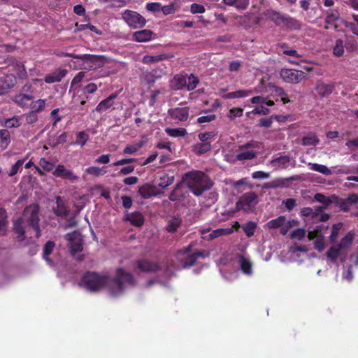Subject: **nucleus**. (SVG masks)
<instances>
[{
    "mask_svg": "<svg viewBox=\"0 0 358 358\" xmlns=\"http://www.w3.org/2000/svg\"><path fill=\"white\" fill-rule=\"evenodd\" d=\"M124 282L131 286L136 284V280L130 273L125 272L124 268H118L116 277L112 280L107 275H100L93 271H87L82 275L81 284L92 292H98L106 285H110V292L117 296L124 292Z\"/></svg>",
    "mask_w": 358,
    "mask_h": 358,
    "instance_id": "f257e3e1",
    "label": "nucleus"
},
{
    "mask_svg": "<svg viewBox=\"0 0 358 358\" xmlns=\"http://www.w3.org/2000/svg\"><path fill=\"white\" fill-rule=\"evenodd\" d=\"M183 181L193 195L200 196L213 187V182L208 176L200 171H188L183 176Z\"/></svg>",
    "mask_w": 358,
    "mask_h": 358,
    "instance_id": "f03ea898",
    "label": "nucleus"
},
{
    "mask_svg": "<svg viewBox=\"0 0 358 358\" xmlns=\"http://www.w3.org/2000/svg\"><path fill=\"white\" fill-rule=\"evenodd\" d=\"M38 215H40V206L36 203L26 206L24 209V213H22L24 222L35 231L36 238H37L41 236V229L38 225L40 217H38Z\"/></svg>",
    "mask_w": 358,
    "mask_h": 358,
    "instance_id": "7ed1b4c3",
    "label": "nucleus"
},
{
    "mask_svg": "<svg viewBox=\"0 0 358 358\" xmlns=\"http://www.w3.org/2000/svg\"><path fill=\"white\" fill-rule=\"evenodd\" d=\"M199 83L198 77L192 73L189 76L177 74L171 80V90H182L186 87L187 90H194Z\"/></svg>",
    "mask_w": 358,
    "mask_h": 358,
    "instance_id": "20e7f679",
    "label": "nucleus"
},
{
    "mask_svg": "<svg viewBox=\"0 0 358 358\" xmlns=\"http://www.w3.org/2000/svg\"><path fill=\"white\" fill-rule=\"evenodd\" d=\"M257 205V194L253 192L244 193L236 201V210L248 212Z\"/></svg>",
    "mask_w": 358,
    "mask_h": 358,
    "instance_id": "39448f33",
    "label": "nucleus"
},
{
    "mask_svg": "<svg viewBox=\"0 0 358 358\" xmlns=\"http://www.w3.org/2000/svg\"><path fill=\"white\" fill-rule=\"evenodd\" d=\"M75 59L82 61L83 69L92 70L100 68L103 66L101 57L92 55H78Z\"/></svg>",
    "mask_w": 358,
    "mask_h": 358,
    "instance_id": "423d86ee",
    "label": "nucleus"
},
{
    "mask_svg": "<svg viewBox=\"0 0 358 358\" xmlns=\"http://www.w3.org/2000/svg\"><path fill=\"white\" fill-rule=\"evenodd\" d=\"M122 18L127 24L134 29L143 27L145 23V19L137 12L127 10L122 14Z\"/></svg>",
    "mask_w": 358,
    "mask_h": 358,
    "instance_id": "0eeeda50",
    "label": "nucleus"
},
{
    "mask_svg": "<svg viewBox=\"0 0 358 358\" xmlns=\"http://www.w3.org/2000/svg\"><path fill=\"white\" fill-rule=\"evenodd\" d=\"M280 77L286 82L297 84L306 78V73L295 69H283L280 73Z\"/></svg>",
    "mask_w": 358,
    "mask_h": 358,
    "instance_id": "6e6552de",
    "label": "nucleus"
},
{
    "mask_svg": "<svg viewBox=\"0 0 358 358\" xmlns=\"http://www.w3.org/2000/svg\"><path fill=\"white\" fill-rule=\"evenodd\" d=\"M52 174L56 178L66 179L71 182H76L78 179V176H75L71 170L66 169L62 164L57 166L55 171H53Z\"/></svg>",
    "mask_w": 358,
    "mask_h": 358,
    "instance_id": "1a4fd4ad",
    "label": "nucleus"
},
{
    "mask_svg": "<svg viewBox=\"0 0 358 358\" xmlns=\"http://www.w3.org/2000/svg\"><path fill=\"white\" fill-rule=\"evenodd\" d=\"M135 264L141 272L145 273L157 272L161 268L158 263L145 259L136 261Z\"/></svg>",
    "mask_w": 358,
    "mask_h": 358,
    "instance_id": "9d476101",
    "label": "nucleus"
},
{
    "mask_svg": "<svg viewBox=\"0 0 358 358\" xmlns=\"http://www.w3.org/2000/svg\"><path fill=\"white\" fill-rule=\"evenodd\" d=\"M168 115L176 121L185 122L188 118V108L183 107L169 109Z\"/></svg>",
    "mask_w": 358,
    "mask_h": 358,
    "instance_id": "9b49d317",
    "label": "nucleus"
},
{
    "mask_svg": "<svg viewBox=\"0 0 358 358\" xmlns=\"http://www.w3.org/2000/svg\"><path fill=\"white\" fill-rule=\"evenodd\" d=\"M53 213L55 216L65 217L69 214L66 204L63 197L58 196L55 197V206L53 207Z\"/></svg>",
    "mask_w": 358,
    "mask_h": 358,
    "instance_id": "f8f14e48",
    "label": "nucleus"
},
{
    "mask_svg": "<svg viewBox=\"0 0 358 358\" xmlns=\"http://www.w3.org/2000/svg\"><path fill=\"white\" fill-rule=\"evenodd\" d=\"M69 236H70V238H69V248H70V252L74 255L76 253L82 251V239L78 235L74 233L72 235H69Z\"/></svg>",
    "mask_w": 358,
    "mask_h": 358,
    "instance_id": "ddd939ff",
    "label": "nucleus"
},
{
    "mask_svg": "<svg viewBox=\"0 0 358 358\" xmlns=\"http://www.w3.org/2000/svg\"><path fill=\"white\" fill-rule=\"evenodd\" d=\"M67 70L65 69L59 68L55 69L51 73L45 76L44 80L47 83H53L59 82L62 79L66 76Z\"/></svg>",
    "mask_w": 358,
    "mask_h": 358,
    "instance_id": "4468645a",
    "label": "nucleus"
},
{
    "mask_svg": "<svg viewBox=\"0 0 358 358\" xmlns=\"http://www.w3.org/2000/svg\"><path fill=\"white\" fill-rule=\"evenodd\" d=\"M124 220L129 221L131 226L137 227H141L144 223L143 216L138 211L125 214V216H124Z\"/></svg>",
    "mask_w": 358,
    "mask_h": 358,
    "instance_id": "2eb2a0df",
    "label": "nucleus"
},
{
    "mask_svg": "<svg viewBox=\"0 0 358 358\" xmlns=\"http://www.w3.org/2000/svg\"><path fill=\"white\" fill-rule=\"evenodd\" d=\"M17 81L13 74H3L0 76V90H9L14 87Z\"/></svg>",
    "mask_w": 358,
    "mask_h": 358,
    "instance_id": "dca6fc26",
    "label": "nucleus"
},
{
    "mask_svg": "<svg viewBox=\"0 0 358 358\" xmlns=\"http://www.w3.org/2000/svg\"><path fill=\"white\" fill-rule=\"evenodd\" d=\"M301 178L299 175H294L285 178H275L274 180L267 182L270 185L274 186L276 188H287L289 187L287 182H294L299 180Z\"/></svg>",
    "mask_w": 358,
    "mask_h": 358,
    "instance_id": "f3484780",
    "label": "nucleus"
},
{
    "mask_svg": "<svg viewBox=\"0 0 358 358\" xmlns=\"http://www.w3.org/2000/svg\"><path fill=\"white\" fill-rule=\"evenodd\" d=\"M116 97L117 93H113L110 96L103 99L102 101L99 102V104H97L96 108H95V110L101 113L110 108V107H112L113 105V100H115Z\"/></svg>",
    "mask_w": 358,
    "mask_h": 358,
    "instance_id": "a211bd4d",
    "label": "nucleus"
},
{
    "mask_svg": "<svg viewBox=\"0 0 358 358\" xmlns=\"http://www.w3.org/2000/svg\"><path fill=\"white\" fill-rule=\"evenodd\" d=\"M205 252L202 250H197L196 252L192 253L187 257L185 259H182V266L185 268L190 267L195 264L196 261L199 257H204Z\"/></svg>",
    "mask_w": 358,
    "mask_h": 358,
    "instance_id": "6ab92c4d",
    "label": "nucleus"
},
{
    "mask_svg": "<svg viewBox=\"0 0 358 358\" xmlns=\"http://www.w3.org/2000/svg\"><path fill=\"white\" fill-rule=\"evenodd\" d=\"M138 193L143 199H148L157 195L155 186L150 183H145L139 187Z\"/></svg>",
    "mask_w": 358,
    "mask_h": 358,
    "instance_id": "aec40b11",
    "label": "nucleus"
},
{
    "mask_svg": "<svg viewBox=\"0 0 358 358\" xmlns=\"http://www.w3.org/2000/svg\"><path fill=\"white\" fill-rule=\"evenodd\" d=\"M338 196L335 194H332L330 196H327L321 193H317L314 194V201L319 202L322 206H329L337 199Z\"/></svg>",
    "mask_w": 358,
    "mask_h": 358,
    "instance_id": "412c9836",
    "label": "nucleus"
},
{
    "mask_svg": "<svg viewBox=\"0 0 358 358\" xmlns=\"http://www.w3.org/2000/svg\"><path fill=\"white\" fill-rule=\"evenodd\" d=\"M31 95L20 93L14 96V101L21 107H27L33 101Z\"/></svg>",
    "mask_w": 358,
    "mask_h": 358,
    "instance_id": "4be33fe9",
    "label": "nucleus"
},
{
    "mask_svg": "<svg viewBox=\"0 0 358 358\" xmlns=\"http://www.w3.org/2000/svg\"><path fill=\"white\" fill-rule=\"evenodd\" d=\"M152 31L149 29H143L134 33V38L138 42H146L151 39Z\"/></svg>",
    "mask_w": 358,
    "mask_h": 358,
    "instance_id": "5701e85b",
    "label": "nucleus"
},
{
    "mask_svg": "<svg viewBox=\"0 0 358 358\" xmlns=\"http://www.w3.org/2000/svg\"><path fill=\"white\" fill-rule=\"evenodd\" d=\"M239 267L242 270L243 273L245 275H250L252 273V268H251V262L243 255H239L238 257Z\"/></svg>",
    "mask_w": 358,
    "mask_h": 358,
    "instance_id": "b1692460",
    "label": "nucleus"
},
{
    "mask_svg": "<svg viewBox=\"0 0 358 358\" xmlns=\"http://www.w3.org/2000/svg\"><path fill=\"white\" fill-rule=\"evenodd\" d=\"M289 162V157L288 155H282L278 157L270 162L273 166H277L278 169H285L287 168V164Z\"/></svg>",
    "mask_w": 358,
    "mask_h": 358,
    "instance_id": "393cba45",
    "label": "nucleus"
},
{
    "mask_svg": "<svg viewBox=\"0 0 358 358\" xmlns=\"http://www.w3.org/2000/svg\"><path fill=\"white\" fill-rule=\"evenodd\" d=\"M325 22L327 24H332L340 18V13L338 9H329L325 11Z\"/></svg>",
    "mask_w": 358,
    "mask_h": 358,
    "instance_id": "a878e982",
    "label": "nucleus"
},
{
    "mask_svg": "<svg viewBox=\"0 0 358 358\" xmlns=\"http://www.w3.org/2000/svg\"><path fill=\"white\" fill-rule=\"evenodd\" d=\"M282 24L285 25L287 28L294 30H299L301 28V23L300 21L287 15H285Z\"/></svg>",
    "mask_w": 358,
    "mask_h": 358,
    "instance_id": "bb28decb",
    "label": "nucleus"
},
{
    "mask_svg": "<svg viewBox=\"0 0 358 358\" xmlns=\"http://www.w3.org/2000/svg\"><path fill=\"white\" fill-rule=\"evenodd\" d=\"M22 223V218L16 219L14 221V231L15 234H17V238H18L20 241L24 239V229L23 228Z\"/></svg>",
    "mask_w": 358,
    "mask_h": 358,
    "instance_id": "cd10ccee",
    "label": "nucleus"
},
{
    "mask_svg": "<svg viewBox=\"0 0 358 358\" xmlns=\"http://www.w3.org/2000/svg\"><path fill=\"white\" fill-rule=\"evenodd\" d=\"M182 220L178 217H174L168 221V225H166V230L169 233L176 232L180 227Z\"/></svg>",
    "mask_w": 358,
    "mask_h": 358,
    "instance_id": "c85d7f7f",
    "label": "nucleus"
},
{
    "mask_svg": "<svg viewBox=\"0 0 358 358\" xmlns=\"http://www.w3.org/2000/svg\"><path fill=\"white\" fill-rule=\"evenodd\" d=\"M201 114H205L201 115L196 119L197 124L208 123L216 120V115L211 113L208 110H202Z\"/></svg>",
    "mask_w": 358,
    "mask_h": 358,
    "instance_id": "c756f323",
    "label": "nucleus"
},
{
    "mask_svg": "<svg viewBox=\"0 0 358 358\" xmlns=\"http://www.w3.org/2000/svg\"><path fill=\"white\" fill-rule=\"evenodd\" d=\"M285 223V216L280 215L275 219L270 220V221L267 222V227L270 229H275L282 227Z\"/></svg>",
    "mask_w": 358,
    "mask_h": 358,
    "instance_id": "7c9ffc66",
    "label": "nucleus"
},
{
    "mask_svg": "<svg viewBox=\"0 0 358 358\" xmlns=\"http://www.w3.org/2000/svg\"><path fill=\"white\" fill-rule=\"evenodd\" d=\"M286 15L280 13L275 10H271L268 13V17L274 22L277 26H280L283 24L284 19Z\"/></svg>",
    "mask_w": 358,
    "mask_h": 358,
    "instance_id": "2f4dec72",
    "label": "nucleus"
},
{
    "mask_svg": "<svg viewBox=\"0 0 358 358\" xmlns=\"http://www.w3.org/2000/svg\"><path fill=\"white\" fill-rule=\"evenodd\" d=\"M308 166H309V168L311 169V171L321 173L324 176H330L331 174V171L329 170V169L324 165L310 162L309 165Z\"/></svg>",
    "mask_w": 358,
    "mask_h": 358,
    "instance_id": "473e14b6",
    "label": "nucleus"
},
{
    "mask_svg": "<svg viewBox=\"0 0 358 358\" xmlns=\"http://www.w3.org/2000/svg\"><path fill=\"white\" fill-rule=\"evenodd\" d=\"M284 54L294 57V58H301V55L297 53L295 50L290 49L289 45L285 43H280L277 45Z\"/></svg>",
    "mask_w": 358,
    "mask_h": 358,
    "instance_id": "72a5a7b5",
    "label": "nucleus"
},
{
    "mask_svg": "<svg viewBox=\"0 0 358 358\" xmlns=\"http://www.w3.org/2000/svg\"><path fill=\"white\" fill-rule=\"evenodd\" d=\"M166 134L169 135L171 137L178 138L184 137L186 135V130L184 128H166L164 129Z\"/></svg>",
    "mask_w": 358,
    "mask_h": 358,
    "instance_id": "f704fd0d",
    "label": "nucleus"
},
{
    "mask_svg": "<svg viewBox=\"0 0 358 358\" xmlns=\"http://www.w3.org/2000/svg\"><path fill=\"white\" fill-rule=\"evenodd\" d=\"M211 149V145L209 142H201L200 143H197L194 146V152L198 155H201Z\"/></svg>",
    "mask_w": 358,
    "mask_h": 358,
    "instance_id": "c9c22d12",
    "label": "nucleus"
},
{
    "mask_svg": "<svg viewBox=\"0 0 358 358\" xmlns=\"http://www.w3.org/2000/svg\"><path fill=\"white\" fill-rule=\"evenodd\" d=\"M142 146H143V143L141 141L136 142L133 144H130L124 148L123 154L124 155H131L134 154L136 152L139 151L141 149Z\"/></svg>",
    "mask_w": 358,
    "mask_h": 358,
    "instance_id": "e433bc0d",
    "label": "nucleus"
},
{
    "mask_svg": "<svg viewBox=\"0 0 358 358\" xmlns=\"http://www.w3.org/2000/svg\"><path fill=\"white\" fill-rule=\"evenodd\" d=\"M346 248H339V247H335L332 246L329 248V250L327 252V257L332 262H335V261L337 259V257L339 256V254H341V251Z\"/></svg>",
    "mask_w": 358,
    "mask_h": 358,
    "instance_id": "4c0bfd02",
    "label": "nucleus"
},
{
    "mask_svg": "<svg viewBox=\"0 0 358 358\" xmlns=\"http://www.w3.org/2000/svg\"><path fill=\"white\" fill-rule=\"evenodd\" d=\"M341 228H343L342 222H338L332 226V231H331V235H329V242L331 243L335 244L337 241L338 234H339Z\"/></svg>",
    "mask_w": 358,
    "mask_h": 358,
    "instance_id": "58836bf2",
    "label": "nucleus"
},
{
    "mask_svg": "<svg viewBox=\"0 0 358 358\" xmlns=\"http://www.w3.org/2000/svg\"><path fill=\"white\" fill-rule=\"evenodd\" d=\"M319 141L315 134H309L302 138V145L304 146H315Z\"/></svg>",
    "mask_w": 358,
    "mask_h": 358,
    "instance_id": "ea45409f",
    "label": "nucleus"
},
{
    "mask_svg": "<svg viewBox=\"0 0 358 358\" xmlns=\"http://www.w3.org/2000/svg\"><path fill=\"white\" fill-rule=\"evenodd\" d=\"M173 182L174 177L169 176L168 175H164L163 176L160 177V178H159L158 187L162 189H165L172 185Z\"/></svg>",
    "mask_w": 358,
    "mask_h": 358,
    "instance_id": "a19ab883",
    "label": "nucleus"
},
{
    "mask_svg": "<svg viewBox=\"0 0 358 358\" xmlns=\"http://www.w3.org/2000/svg\"><path fill=\"white\" fill-rule=\"evenodd\" d=\"M250 102L253 104L262 105L265 104L267 106H272L274 105V102L272 100H268L267 98L263 96H256L252 99H250Z\"/></svg>",
    "mask_w": 358,
    "mask_h": 358,
    "instance_id": "79ce46f5",
    "label": "nucleus"
},
{
    "mask_svg": "<svg viewBox=\"0 0 358 358\" xmlns=\"http://www.w3.org/2000/svg\"><path fill=\"white\" fill-rule=\"evenodd\" d=\"M10 143V133L7 129H0V145L6 149Z\"/></svg>",
    "mask_w": 358,
    "mask_h": 358,
    "instance_id": "37998d69",
    "label": "nucleus"
},
{
    "mask_svg": "<svg viewBox=\"0 0 358 358\" xmlns=\"http://www.w3.org/2000/svg\"><path fill=\"white\" fill-rule=\"evenodd\" d=\"M257 153L253 150L241 152L236 155V159L238 161L252 160L255 158Z\"/></svg>",
    "mask_w": 358,
    "mask_h": 358,
    "instance_id": "c03bdc74",
    "label": "nucleus"
},
{
    "mask_svg": "<svg viewBox=\"0 0 358 358\" xmlns=\"http://www.w3.org/2000/svg\"><path fill=\"white\" fill-rule=\"evenodd\" d=\"M90 136H88L85 131H78V134H76V142H74V145H79L81 147H83L87 142Z\"/></svg>",
    "mask_w": 358,
    "mask_h": 358,
    "instance_id": "a18cd8bd",
    "label": "nucleus"
},
{
    "mask_svg": "<svg viewBox=\"0 0 358 358\" xmlns=\"http://www.w3.org/2000/svg\"><path fill=\"white\" fill-rule=\"evenodd\" d=\"M335 206L339 208L343 212H348L349 207L350 206V203L343 200V199L337 197L335 198L334 201H333V203Z\"/></svg>",
    "mask_w": 358,
    "mask_h": 358,
    "instance_id": "49530a36",
    "label": "nucleus"
},
{
    "mask_svg": "<svg viewBox=\"0 0 358 358\" xmlns=\"http://www.w3.org/2000/svg\"><path fill=\"white\" fill-rule=\"evenodd\" d=\"M352 240H353L352 234L351 232H348V234H346L345 236L342 238V240H341L340 243H338L334 246L339 247V248H348L349 246H350L351 243H352Z\"/></svg>",
    "mask_w": 358,
    "mask_h": 358,
    "instance_id": "de8ad7c7",
    "label": "nucleus"
},
{
    "mask_svg": "<svg viewBox=\"0 0 358 358\" xmlns=\"http://www.w3.org/2000/svg\"><path fill=\"white\" fill-rule=\"evenodd\" d=\"M217 136L216 131H208V132H202L197 135V138L202 143H208V141L214 138Z\"/></svg>",
    "mask_w": 358,
    "mask_h": 358,
    "instance_id": "09e8293b",
    "label": "nucleus"
},
{
    "mask_svg": "<svg viewBox=\"0 0 358 358\" xmlns=\"http://www.w3.org/2000/svg\"><path fill=\"white\" fill-rule=\"evenodd\" d=\"M85 172L92 176L99 177L105 174L106 171L103 168H99L98 166H90L85 169Z\"/></svg>",
    "mask_w": 358,
    "mask_h": 358,
    "instance_id": "8fccbe9b",
    "label": "nucleus"
},
{
    "mask_svg": "<svg viewBox=\"0 0 358 358\" xmlns=\"http://www.w3.org/2000/svg\"><path fill=\"white\" fill-rule=\"evenodd\" d=\"M334 54L336 56L341 57L344 53V43L342 39H337L336 41V44L334 48Z\"/></svg>",
    "mask_w": 358,
    "mask_h": 358,
    "instance_id": "3c124183",
    "label": "nucleus"
},
{
    "mask_svg": "<svg viewBox=\"0 0 358 358\" xmlns=\"http://www.w3.org/2000/svg\"><path fill=\"white\" fill-rule=\"evenodd\" d=\"M55 245L54 242L51 241H48V242L45 243V246H43V258H45V260L50 261L48 256L51 255Z\"/></svg>",
    "mask_w": 358,
    "mask_h": 358,
    "instance_id": "603ef678",
    "label": "nucleus"
},
{
    "mask_svg": "<svg viewBox=\"0 0 358 358\" xmlns=\"http://www.w3.org/2000/svg\"><path fill=\"white\" fill-rule=\"evenodd\" d=\"M257 227V224L252 222L249 221L247 222L246 225L243 227L244 229V233L246 234V236L250 238L253 236V233H255V229Z\"/></svg>",
    "mask_w": 358,
    "mask_h": 358,
    "instance_id": "864d4df0",
    "label": "nucleus"
},
{
    "mask_svg": "<svg viewBox=\"0 0 358 358\" xmlns=\"http://www.w3.org/2000/svg\"><path fill=\"white\" fill-rule=\"evenodd\" d=\"M24 163V159H19L15 162L14 165L11 166L10 170H9L8 176L9 177H13L17 174L19 170L22 167L23 164Z\"/></svg>",
    "mask_w": 358,
    "mask_h": 358,
    "instance_id": "5fc2aeb1",
    "label": "nucleus"
},
{
    "mask_svg": "<svg viewBox=\"0 0 358 358\" xmlns=\"http://www.w3.org/2000/svg\"><path fill=\"white\" fill-rule=\"evenodd\" d=\"M5 126L8 128H17L20 127V118L18 116H14L12 118L6 119Z\"/></svg>",
    "mask_w": 358,
    "mask_h": 358,
    "instance_id": "6e6d98bb",
    "label": "nucleus"
},
{
    "mask_svg": "<svg viewBox=\"0 0 358 358\" xmlns=\"http://www.w3.org/2000/svg\"><path fill=\"white\" fill-rule=\"evenodd\" d=\"M28 107L31 108V111H34L36 113L41 110L44 108V100L38 99L36 101H34L31 102V104H28Z\"/></svg>",
    "mask_w": 358,
    "mask_h": 358,
    "instance_id": "4d7b16f0",
    "label": "nucleus"
},
{
    "mask_svg": "<svg viewBox=\"0 0 358 358\" xmlns=\"http://www.w3.org/2000/svg\"><path fill=\"white\" fill-rule=\"evenodd\" d=\"M346 41L345 43V47L348 50H354L357 49V45L355 41V38L354 36H347L346 37Z\"/></svg>",
    "mask_w": 358,
    "mask_h": 358,
    "instance_id": "13d9d810",
    "label": "nucleus"
},
{
    "mask_svg": "<svg viewBox=\"0 0 358 358\" xmlns=\"http://www.w3.org/2000/svg\"><path fill=\"white\" fill-rule=\"evenodd\" d=\"M270 78L264 77L261 80L262 87V88H270V90H282L280 87H277L273 83L269 81Z\"/></svg>",
    "mask_w": 358,
    "mask_h": 358,
    "instance_id": "bf43d9fd",
    "label": "nucleus"
},
{
    "mask_svg": "<svg viewBox=\"0 0 358 358\" xmlns=\"http://www.w3.org/2000/svg\"><path fill=\"white\" fill-rule=\"evenodd\" d=\"M243 110L241 108H231L229 109V118L233 120L234 118L243 116Z\"/></svg>",
    "mask_w": 358,
    "mask_h": 358,
    "instance_id": "052dcab7",
    "label": "nucleus"
},
{
    "mask_svg": "<svg viewBox=\"0 0 358 358\" xmlns=\"http://www.w3.org/2000/svg\"><path fill=\"white\" fill-rule=\"evenodd\" d=\"M141 81L148 85L149 87L155 82L153 75L150 72H145L141 76Z\"/></svg>",
    "mask_w": 358,
    "mask_h": 358,
    "instance_id": "680f3d73",
    "label": "nucleus"
},
{
    "mask_svg": "<svg viewBox=\"0 0 358 358\" xmlns=\"http://www.w3.org/2000/svg\"><path fill=\"white\" fill-rule=\"evenodd\" d=\"M305 236V230L303 228L296 229L292 232H291L290 237L291 238H297L299 240H301Z\"/></svg>",
    "mask_w": 358,
    "mask_h": 358,
    "instance_id": "e2e57ef3",
    "label": "nucleus"
},
{
    "mask_svg": "<svg viewBox=\"0 0 358 358\" xmlns=\"http://www.w3.org/2000/svg\"><path fill=\"white\" fill-rule=\"evenodd\" d=\"M247 91H233L231 93L224 94L223 97L226 99H236L245 96Z\"/></svg>",
    "mask_w": 358,
    "mask_h": 358,
    "instance_id": "0e129e2a",
    "label": "nucleus"
},
{
    "mask_svg": "<svg viewBox=\"0 0 358 358\" xmlns=\"http://www.w3.org/2000/svg\"><path fill=\"white\" fill-rule=\"evenodd\" d=\"M178 190H180V184H177L172 190L171 193L169 194V200L171 201H177L180 200V194L178 193Z\"/></svg>",
    "mask_w": 358,
    "mask_h": 358,
    "instance_id": "69168bd1",
    "label": "nucleus"
},
{
    "mask_svg": "<svg viewBox=\"0 0 358 358\" xmlns=\"http://www.w3.org/2000/svg\"><path fill=\"white\" fill-rule=\"evenodd\" d=\"M39 165L41 166V168H43V170L45 171V172H49L53 169V164L50 163L44 158H41V159H40Z\"/></svg>",
    "mask_w": 358,
    "mask_h": 358,
    "instance_id": "338daca9",
    "label": "nucleus"
},
{
    "mask_svg": "<svg viewBox=\"0 0 358 358\" xmlns=\"http://www.w3.org/2000/svg\"><path fill=\"white\" fill-rule=\"evenodd\" d=\"M252 178L257 180L267 179L270 177V174L262 171H255L252 172Z\"/></svg>",
    "mask_w": 358,
    "mask_h": 358,
    "instance_id": "774afa93",
    "label": "nucleus"
}]
</instances>
